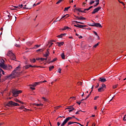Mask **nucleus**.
<instances>
[{
	"label": "nucleus",
	"mask_w": 126,
	"mask_h": 126,
	"mask_svg": "<svg viewBox=\"0 0 126 126\" xmlns=\"http://www.w3.org/2000/svg\"><path fill=\"white\" fill-rule=\"evenodd\" d=\"M19 69H20V66H18V67H16L14 70L12 71V73L10 75L5 77V80H7V79H12V78L14 77V76L13 75H15L16 71H17V70H19Z\"/></svg>",
	"instance_id": "f257e3e1"
},
{
	"label": "nucleus",
	"mask_w": 126,
	"mask_h": 126,
	"mask_svg": "<svg viewBox=\"0 0 126 126\" xmlns=\"http://www.w3.org/2000/svg\"><path fill=\"white\" fill-rule=\"evenodd\" d=\"M15 107V106H20L19 104L14 102L12 101H10L8 103L5 104V107Z\"/></svg>",
	"instance_id": "f03ea898"
},
{
	"label": "nucleus",
	"mask_w": 126,
	"mask_h": 126,
	"mask_svg": "<svg viewBox=\"0 0 126 126\" xmlns=\"http://www.w3.org/2000/svg\"><path fill=\"white\" fill-rule=\"evenodd\" d=\"M12 93L14 97H17L19 94H20V93H22V91H18L17 90V89H15L12 90Z\"/></svg>",
	"instance_id": "7ed1b4c3"
},
{
	"label": "nucleus",
	"mask_w": 126,
	"mask_h": 126,
	"mask_svg": "<svg viewBox=\"0 0 126 126\" xmlns=\"http://www.w3.org/2000/svg\"><path fill=\"white\" fill-rule=\"evenodd\" d=\"M2 61H1V63H0V67H1V68H3V69H8V67L7 66L4 64V61H3V60H2Z\"/></svg>",
	"instance_id": "20e7f679"
},
{
	"label": "nucleus",
	"mask_w": 126,
	"mask_h": 126,
	"mask_svg": "<svg viewBox=\"0 0 126 126\" xmlns=\"http://www.w3.org/2000/svg\"><path fill=\"white\" fill-rule=\"evenodd\" d=\"M24 6L25 7L23 8L24 9H31V8H32V3H27Z\"/></svg>",
	"instance_id": "39448f33"
},
{
	"label": "nucleus",
	"mask_w": 126,
	"mask_h": 126,
	"mask_svg": "<svg viewBox=\"0 0 126 126\" xmlns=\"http://www.w3.org/2000/svg\"><path fill=\"white\" fill-rule=\"evenodd\" d=\"M104 89H106V85H105L104 84H102L101 87L100 88H99L98 89V92H102V91H104Z\"/></svg>",
	"instance_id": "423d86ee"
},
{
	"label": "nucleus",
	"mask_w": 126,
	"mask_h": 126,
	"mask_svg": "<svg viewBox=\"0 0 126 126\" xmlns=\"http://www.w3.org/2000/svg\"><path fill=\"white\" fill-rule=\"evenodd\" d=\"M92 27H98L99 28H102V25L99 23H94L92 24Z\"/></svg>",
	"instance_id": "0eeeda50"
},
{
	"label": "nucleus",
	"mask_w": 126,
	"mask_h": 126,
	"mask_svg": "<svg viewBox=\"0 0 126 126\" xmlns=\"http://www.w3.org/2000/svg\"><path fill=\"white\" fill-rule=\"evenodd\" d=\"M101 9V7L99 6L94 9V11L92 12V14H95L96 12H98V11Z\"/></svg>",
	"instance_id": "6e6552de"
},
{
	"label": "nucleus",
	"mask_w": 126,
	"mask_h": 126,
	"mask_svg": "<svg viewBox=\"0 0 126 126\" xmlns=\"http://www.w3.org/2000/svg\"><path fill=\"white\" fill-rule=\"evenodd\" d=\"M98 80L101 82H106V81H107V80L103 77H100Z\"/></svg>",
	"instance_id": "1a4fd4ad"
},
{
	"label": "nucleus",
	"mask_w": 126,
	"mask_h": 126,
	"mask_svg": "<svg viewBox=\"0 0 126 126\" xmlns=\"http://www.w3.org/2000/svg\"><path fill=\"white\" fill-rule=\"evenodd\" d=\"M66 109H68L69 110V113H70L71 112H72L74 110V108L72 107V106H68Z\"/></svg>",
	"instance_id": "9d476101"
},
{
	"label": "nucleus",
	"mask_w": 126,
	"mask_h": 126,
	"mask_svg": "<svg viewBox=\"0 0 126 126\" xmlns=\"http://www.w3.org/2000/svg\"><path fill=\"white\" fill-rule=\"evenodd\" d=\"M49 56H50V52L49 51L46 52L45 54L43 55V57H44V58H48Z\"/></svg>",
	"instance_id": "9b49d317"
},
{
	"label": "nucleus",
	"mask_w": 126,
	"mask_h": 126,
	"mask_svg": "<svg viewBox=\"0 0 126 126\" xmlns=\"http://www.w3.org/2000/svg\"><path fill=\"white\" fill-rule=\"evenodd\" d=\"M10 58L13 60L15 61L16 60V57H15V55L14 54H12V56L10 57Z\"/></svg>",
	"instance_id": "f8f14e48"
},
{
	"label": "nucleus",
	"mask_w": 126,
	"mask_h": 126,
	"mask_svg": "<svg viewBox=\"0 0 126 126\" xmlns=\"http://www.w3.org/2000/svg\"><path fill=\"white\" fill-rule=\"evenodd\" d=\"M12 54H13V53H12V52L11 51H9L7 54V56L8 57H11L12 56Z\"/></svg>",
	"instance_id": "ddd939ff"
},
{
	"label": "nucleus",
	"mask_w": 126,
	"mask_h": 126,
	"mask_svg": "<svg viewBox=\"0 0 126 126\" xmlns=\"http://www.w3.org/2000/svg\"><path fill=\"white\" fill-rule=\"evenodd\" d=\"M54 44V43L51 42V41H49L48 42V44H47V46H49V48H51V47H52V46Z\"/></svg>",
	"instance_id": "4468645a"
},
{
	"label": "nucleus",
	"mask_w": 126,
	"mask_h": 126,
	"mask_svg": "<svg viewBox=\"0 0 126 126\" xmlns=\"http://www.w3.org/2000/svg\"><path fill=\"white\" fill-rule=\"evenodd\" d=\"M66 33H62L61 35H59L57 36V37L58 38H63V36H66Z\"/></svg>",
	"instance_id": "2eb2a0df"
},
{
	"label": "nucleus",
	"mask_w": 126,
	"mask_h": 126,
	"mask_svg": "<svg viewBox=\"0 0 126 126\" xmlns=\"http://www.w3.org/2000/svg\"><path fill=\"white\" fill-rule=\"evenodd\" d=\"M57 44H58L59 47H61V46H63V44H64V42L63 41L62 42H57Z\"/></svg>",
	"instance_id": "dca6fc26"
},
{
	"label": "nucleus",
	"mask_w": 126,
	"mask_h": 126,
	"mask_svg": "<svg viewBox=\"0 0 126 126\" xmlns=\"http://www.w3.org/2000/svg\"><path fill=\"white\" fill-rule=\"evenodd\" d=\"M31 66H32V65L30 64V65H27L25 66L24 67L26 69H28V68H29V67H31Z\"/></svg>",
	"instance_id": "f3484780"
},
{
	"label": "nucleus",
	"mask_w": 126,
	"mask_h": 126,
	"mask_svg": "<svg viewBox=\"0 0 126 126\" xmlns=\"http://www.w3.org/2000/svg\"><path fill=\"white\" fill-rule=\"evenodd\" d=\"M38 84V82H35L34 83V84L31 85L30 86H32V87H36V86H37Z\"/></svg>",
	"instance_id": "a211bd4d"
},
{
	"label": "nucleus",
	"mask_w": 126,
	"mask_h": 126,
	"mask_svg": "<svg viewBox=\"0 0 126 126\" xmlns=\"http://www.w3.org/2000/svg\"><path fill=\"white\" fill-rule=\"evenodd\" d=\"M41 47V44L40 45H35L33 47V49H38V48H40Z\"/></svg>",
	"instance_id": "6ab92c4d"
},
{
	"label": "nucleus",
	"mask_w": 126,
	"mask_h": 126,
	"mask_svg": "<svg viewBox=\"0 0 126 126\" xmlns=\"http://www.w3.org/2000/svg\"><path fill=\"white\" fill-rule=\"evenodd\" d=\"M79 20H86V18H85L82 16H80V17H79Z\"/></svg>",
	"instance_id": "aec40b11"
},
{
	"label": "nucleus",
	"mask_w": 126,
	"mask_h": 126,
	"mask_svg": "<svg viewBox=\"0 0 126 126\" xmlns=\"http://www.w3.org/2000/svg\"><path fill=\"white\" fill-rule=\"evenodd\" d=\"M55 68V66L54 65L49 66V71H52V70L53 69V68Z\"/></svg>",
	"instance_id": "412c9836"
},
{
	"label": "nucleus",
	"mask_w": 126,
	"mask_h": 126,
	"mask_svg": "<svg viewBox=\"0 0 126 126\" xmlns=\"http://www.w3.org/2000/svg\"><path fill=\"white\" fill-rule=\"evenodd\" d=\"M58 60V58H54L52 61L48 63H54V62H56V61Z\"/></svg>",
	"instance_id": "4be33fe9"
},
{
	"label": "nucleus",
	"mask_w": 126,
	"mask_h": 126,
	"mask_svg": "<svg viewBox=\"0 0 126 126\" xmlns=\"http://www.w3.org/2000/svg\"><path fill=\"white\" fill-rule=\"evenodd\" d=\"M61 56L63 60H64V58H65L64 53H63L62 54H61Z\"/></svg>",
	"instance_id": "5701e85b"
},
{
	"label": "nucleus",
	"mask_w": 126,
	"mask_h": 126,
	"mask_svg": "<svg viewBox=\"0 0 126 126\" xmlns=\"http://www.w3.org/2000/svg\"><path fill=\"white\" fill-rule=\"evenodd\" d=\"M93 8V6H91L88 8L85 9V10H87V11L90 10V9H91V8Z\"/></svg>",
	"instance_id": "b1692460"
},
{
	"label": "nucleus",
	"mask_w": 126,
	"mask_h": 126,
	"mask_svg": "<svg viewBox=\"0 0 126 126\" xmlns=\"http://www.w3.org/2000/svg\"><path fill=\"white\" fill-rule=\"evenodd\" d=\"M44 50L43 49H39L36 51V53H38V52H43Z\"/></svg>",
	"instance_id": "393cba45"
},
{
	"label": "nucleus",
	"mask_w": 126,
	"mask_h": 126,
	"mask_svg": "<svg viewBox=\"0 0 126 126\" xmlns=\"http://www.w3.org/2000/svg\"><path fill=\"white\" fill-rule=\"evenodd\" d=\"M69 8H70V6L65 7L64 9V11H67V10H68Z\"/></svg>",
	"instance_id": "a878e982"
},
{
	"label": "nucleus",
	"mask_w": 126,
	"mask_h": 126,
	"mask_svg": "<svg viewBox=\"0 0 126 126\" xmlns=\"http://www.w3.org/2000/svg\"><path fill=\"white\" fill-rule=\"evenodd\" d=\"M77 122H69L68 123V126H69L70 125H72V124H76Z\"/></svg>",
	"instance_id": "bb28decb"
},
{
	"label": "nucleus",
	"mask_w": 126,
	"mask_h": 126,
	"mask_svg": "<svg viewBox=\"0 0 126 126\" xmlns=\"http://www.w3.org/2000/svg\"><path fill=\"white\" fill-rule=\"evenodd\" d=\"M34 105H35V106H37V107H40V106H43V104H42L34 103Z\"/></svg>",
	"instance_id": "cd10ccee"
},
{
	"label": "nucleus",
	"mask_w": 126,
	"mask_h": 126,
	"mask_svg": "<svg viewBox=\"0 0 126 126\" xmlns=\"http://www.w3.org/2000/svg\"><path fill=\"white\" fill-rule=\"evenodd\" d=\"M67 29H69V27H64L62 30L64 31V30H66Z\"/></svg>",
	"instance_id": "c85d7f7f"
},
{
	"label": "nucleus",
	"mask_w": 126,
	"mask_h": 126,
	"mask_svg": "<svg viewBox=\"0 0 126 126\" xmlns=\"http://www.w3.org/2000/svg\"><path fill=\"white\" fill-rule=\"evenodd\" d=\"M14 7L15 8H18V9H20L19 7H20V5H18V6H14Z\"/></svg>",
	"instance_id": "c756f323"
},
{
	"label": "nucleus",
	"mask_w": 126,
	"mask_h": 126,
	"mask_svg": "<svg viewBox=\"0 0 126 126\" xmlns=\"http://www.w3.org/2000/svg\"><path fill=\"white\" fill-rule=\"evenodd\" d=\"M67 122H68V121L67 120V119L66 118L64 121L63 122V123L65 125V124H66L67 123Z\"/></svg>",
	"instance_id": "7c9ffc66"
},
{
	"label": "nucleus",
	"mask_w": 126,
	"mask_h": 126,
	"mask_svg": "<svg viewBox=\"0 0 126 126\" xmlns=\"http://www.w3.org/2000/svg\"><path fill=\"white\" fill-rule=\"evenodd\" d=\"M94 2H95V1L94 0H91L90 2V5H92V4H93V3H94Z\"/></svg>",
	"instance_id": "2f4dec72"
},
{
	"label": "nucleus",
	"mask_w": 126,
	"mask_h": 126,
	"mask_svg": "<svg viewBox=\"0 0 126 126\" xmlns=\"http://www.w3.org/2000/svg\"><path fill=\"white\" fill-rule=\"evenodd\" d=\"M15 101L18 103H21V101L18 100L17 98L15 99Z\"/></svg>",
	"instance_id": "473e14b6"
},
{
	"label": "nucleus",
	"mask_w": 126,
	"mask_h": 126,
	"mask_svg": "<svg viewBox=\"0 0 126 126\" xmlns=\"http://www.w3.org/2000/svg\"><path fill=\"white\" fill-rule=\"evenodd\" d=\"M91 94V92H90V94L88 95L86 97V98H85V100H87V99L89 98V96H90Z\"/></svg>",
	"instance_id": "72a5a7b5"
},
{
	"label": "nucleus",
	"mask_w": 126,
	"mask_h": 126,
	"mask_svg": "<svg viewBox=\"0 0 126 126\" xmlns=\"http://www.w3.org/2000/svg\"><path fill=\"white\" fill-rule=\"evenodd\" d=\"M75 9L76 10H77L78 11H79V12H81V11H82L81 8L77 9L76 8H75Z\"/></svg>",
	"instance_id": "f704fd0d"
},
{
	"label": "nucleus",
	"mask_w": 126,
	"mask_h": 126,
	"mask_svg": "<svg viewBox=\"0 0 126 126\" xmlns=\"http://www.w3.org/2000/svg\"><path fill=\"white\" fill-rule=\"evenodd\" d=\"M15 47H16L17 48H20V45L18 44H15Z\"/></svg>",
	"instance_id": "c9c22d12"
},
{
	"label": "nucleus",
	"mask_w": 126,
	"mask_h": 126,
	"mask_svg": "<svg viewBox=\"0 0 126 126\" xmlns=\"http://www.w3.org/2000/svg\"><path fill=\"white\" fill-rule=\"evenodd\" d=\"M99 46V43H96L93 47H94V48H97V46Z\"/></svg>",
	"instance_id": "e433bc0d"
},
{
	"label": "nucleus",
	"mask_w": 126,
	"mask_h": 126,
	"mask_svg": "<svg viewBox=\"0 0 126 126\" xmlns=\"http://www.w3.org/2000/svg\"><path fill=\"white\" fill-rule=\"evenodd\" d=\"M62 1H63V0H58L56 4H59V3H61V2H62Z\"/></svg>",
	"instance_id": "4c0bfd02"
},
{
	"label": "nucleus",
	"mask_w": 126,
	"mask_h": 126,
	"mask_svg": "<svg viewBox=\"0 0 126 126\" xmlns=\"http://www.w3.org/2000/svg\"><path fill=\"white\" fill-rule=\"evenodd\" d=\"M42 98L43 99L45 102H48V99L45 98L44 97H42Z\"/></svg>",
	"instance_id": "58836bf2"
},
{
	"label": "nucleus",
	"mask_w": 126,
	"mask_h": 126,
	"mask_svg": "<svg viewBox=\"0 0 126 126\" xmlns=\"http://www.w3.org/2000/svg\"><path fill=\"white\" fill-rule=\"evenodd\" d=\"M71 119H72V117H68L66 118V119L68 121H70V120H71Z\"/></svg>",
	"instance_id": "ea45409f"
},
{
	"label": "nucleus",
	"mask_w": 126,
	"mask_h": 126,
	"mask_svg": "<svg viewBox=\"0 0 126 126\" xmlns=\"http://www.w3.org/2000/svg\"><path fill=\"white\" fill-rule=\"evenodd\" d=\"M117 87H118V84H117V85H114V86H113V88L114 89L117 88Z\"/></svg>",
	"instance_id": "a19ab883"
},
{
	"label": "nucleus",
	"mask_w": 126,
	"mask_h": 126,
	"mask_svg": "<svg viewBox=\"0 0 126 126\" xmlns=\"http://www.w3.org/2000/svg\"><path fill=\"white\" fill-rule=\"evenodd\" d=\"M74 17H75V18H76V19H77L78 20H79V17L76 16H75V15H74Z\"/></svg>",
	"instance_id": "79ce46f5"
},
{
	"label": "nucleus",
	"mask_w": 126,
	"mask_h": 126,
	"mask_svg": "<svg viewBox=\"0 0 126 126\" xmlns=\"http://www.w3.org/2000/svg\"><path fill=\"white\" fill-rule=\"evenodd\" d=\"M80 112H81V110H79L75 114L76 115H79V113H80Z\"/></svg>",
	"instance_id": "37998d69"
},
{
	"label": "nucleus",
	"mask_w": 126,
	"mask_h": 126,
	"mask_svg": "<svg viewBox=\"0 0 126 126\" xmlns=\"http://www.w3.org/2000/svg\"><path fill=\"white\" fill-rule=\"evenodd\" d=\"M62 71V69L61 68H59L58 69V72H59V73H61Z\"/></svg>",
	"instance_id": "c03bdc74"
},
{
	"label": "nucleus",
	"mask_w": 126,
	"mask_h": 126,
	"mask_svg": "<svg viewBox=\"0 0 126 126\" xmlns=\"http://www.w3.org/2000/svg\"><path fill=\"white\" fill-rule=\"evenodd\" d=\"M86 10H85V9H84V10L81 11V12H83L84 13H86Z\"/></svg>",
	"instance_id": "a18cd8bd"
},
{
	"label": "nucleus",
	"mask_w": 126,
	"mask_h": 126,
	"mask_svg": "<svg viewBox=\"0 0 126 126\" xmlns=\"http://www.w3.org/2000/svg\"><path fill=\"white\" fill-rule=\"evenodd\" d=\"M31 62H32V63H35L36 62V59H33L32 60H31Z\"/></svg>",
	"instance_id": "49530a36"
},
{
	"label": "nucleus",
	"mask_w": 126,
	"mask_h": 126,
	"mask_svg": "<svg viewBox=\"0 0 126 126\" xmlns=\"http://www.w3.org/2000/svg\"><path fill=\"white\" fill-rule=\"evenodd\" d=\"M93 32L94 34V35H95L96 36H98V33H97L96 32L93 31Z\"/></svg>",
	"instance_id": "de8ad7c7"
},
{
	"label": "nucleus",
	"mask_w": 126,
	"mask_h": 126,
	"mask_svg": "<svg viewBox=\"0 0 126 126\" xmlns=\"http://www.w3.org/2000/svg\"><path fill=\"white\" fill-rule=\"evenodd\" d=\"M79 28H83V25H79Z\"/></svg>",
	"instance_id": "09e8293b"
},
{
	"label": "nucleus",
	"mask_w": 126,
	"mask_h": 126,
	"mask_svg": "<svg viewBox=\"0 0 126 126\" xmlns=\"http://www.w3.org/2000/svg\"><path fill=\"white\" fill-rule=\"evenodd\" d=\"M31 67H40V66H36V65H32V66H31Z\"/></svg>",
	"instance_id": "8fccbe9b"
},
{
	"label": "nucleus",
	"mask_w": 126,
	"mask_h": 126,
	"mask_svg": "<svg viewBox=\"0 0 126 126\" xmlns=\"http://www.w3.org/2000/svg\"><path fill=\"white\" fill-rule=\"evenodd\" d=\"M98 98H99V96H95L94 98V100H97V99H98Z\"/></svg>",
	"instance_id": "3c124183"
},
{
	"label": "nucleus",
	"mask_w": 126,
	"mask_h": 126,
	"mask_svg": "<svg viewBox=\"0 0 126 126\" xmlns=\"http://www.w3.org/2000/svg\"><path fill=\"white\" fill-rule=\"evenodd\" d=\"M79 24H77V25H74V26L75 27H78V28H79Z\"/></svg>",
	"instance_id": "603ef678"
},
{
	"label": "nucleus",
	"mask_w": 126,
	"mask_h": 126,
	"mask_svg": "<svg viewBox=\"0 0 126 126\" xmlns=\"http://www.w3.org/2000/svg\"><path fill=\"white\" fill-rule=\"evenodd\" d=\"M11 9H12V10H14V11H16L17 10V9L13 8H11Z\"/></svg>",
	"instance_id": "864d4df0"
},
{
	"label": "nucleus",
	"mask_w": 126,
	"mask_h": 126,
	"mask_svg": "<svg viewBox=\"0 0 126 126\" xmlns=\"http://www.w3.org/2000/svg\"><path fill=\"white\" fill-rule=\"evenodd\" d=\"M126 115H125L124 116V118H123V121H126Z\"/></svg>",
	"instance_id": "5fc2aeb1"
},
{
	"label": "nucleus",
	"mask_w": 126,
	"mask_h": 126,
	"mask_svg": "<svg viewBox=\"0 0 126 126\" xmlns=\"http://www.w3.org/2000/svg\"><path fill=\"white\" fill-rule=\"evenodd\" d=\"M40 60H41V62H44V61H45V58H41Z\"/></svg>",
	"instance_id": "6e6d98bb"
},
{
	"label": "nucleus",
	"mask_w": 126,
	"mask_h": 126,
	"mask_svg": "<svg viewBox=\"0 0 126 126\" xmlns=\"http://www.w3.org/2000/svg\"><path fill=\"white\" fill-rule=\"evenodd\" d=\"M119 2H120V3H122L123 5H125V4H124V2L121 1H120V0H119Z\"/></svg>",
	"instance_id": "4d7b16f0"
},
{
	"label": "nucleus",
	"mask_w": 126,
	"mask_h": 126,
	"mask_svg": "<svg viewBox=\"0 0 126 126\" xmlns=\"http://www.w3.org/2000/svg\"><path fill=\"white\" fill-rule=\"evenodd\" d=\"M99 5V3H96V4L94 5V7H96V6H97V5Z\"/></svg>",
	"instance_id": "13d9d810"
},
{
	"label": "nucleus",
	"mask_w": 126,
	"mask_h": 126,
	"mask_svg": "<svg viewBox=\"0 0 126 126\" xmlns=\"http://www.w3.org/2000/svg\"><path fill=\"white\" fill-rule=\"evenodd\" d=\"M19 109H20L21 110H22V109H24V106L20 107Z\"/></svg>",
	"instance_id": "bf43d9fd"
},
{
	"label": "nucleus",
	"mask_w": 126,
	"mask_h": 126,
	"mask_svg": "<svg viewBox=\"0 0 126 126\" xmlns=\"http://www.w3.org/2000/svg\"><path fill=\"white\" fill-rule=\"evenodd\" d=\"M7 16L8 17V19H10V18H11V16H10V15H8Z\"/></svg>",
	"instance_id": "052dcab7"
},
{
	"label": "nucleus",
	"mask_w": 126,
	"mask_h": 126,
	"mask_svg": "<svg viewBox=\"0 0 126 126\" xmlns=\"http://www.w3.org/2000/svg\"><path fill=\"white\" fill-rule=\"evenodd\" d=\"M66 15H65L62 16V17L61 18V19H63V18H64V17H65L66 16Z\"/></svg>",
	"instance_id": "680f3d73"
},
{
	"label": "nucleus",
	"mask_w": 126,
	"mask_h": 126,
	"mask_svg": "<svg viewBox=\"0 0 126 126\" xmlns=\"http://www.w3.org/2000/svg\"><path fill=\"white\" fill-rule=\"evenodd\" d=\"M9 69H11V68H12V66H11V65H9Z\"/></svg>",
	"instance_id": "e2e57ef3"
},
{
	"label": "nucleus",
	"mask_w": 126,
	"mask_h": 126,
	"mask_svg": "<svg viewBox=\"0 0 126 126\" xmlns=\"http://www.w3.org/2000/svg\"><path fill=\"white\" fill-rule=\"evenodd\" d=\"M78 85H82V82H78Z\"/></svg>",
	"instance_id": "0e129e2a"
},
{
	"label": "nucleus",
	"mask_w": 126,
	"mask_h": 126,
	"mask_svg": "<svg viewBox=\"0 0 126 126\" xmlns=\"http://www.w3.org/2000/svg\"><path fill=\"white\" fill-rule=\"evenodd\" d=\"M99 87V84H97V85L95 87V88H98Z\"/></svg>",
	"instance_id": "69168bd1"
},
{
	"label": "nucleus",
	"mask_w": 126,
	"mask_h": 126,
	"mask_svg": "<svg viewBox=\"0 0 126 126\" xmlns=\"http://www.w3.org/2000/svg\"><path fill=\"white\" fill-rule=\"evenodd\" d=\"M30 88L32 89V90H35V88L31 87Z\"/></svg>",
	"instance_id": "338daca9"
},
{
	"label": "nucleus",
	"mask_w": 126,
	"mask_h": 126,
	"mask_svg": "<svg viewBox=\"0 0 126 126\" xmlns=\"http://www.w3.org/2000/svg\"><path fill=\"white\" fill-rule=\"evenodd\" d=\"M57 125H58V126H61V123L58 122V123H57Z\"/></svg>",
	"instance_id": "774afa93"
}]
</instances>
